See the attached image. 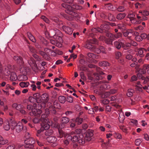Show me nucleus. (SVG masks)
Here are the masks:
<instances>
[{"instance_id": "41", "label": "nucleus", "mask_w": 149, "mask_h": 149, "mask_svg": "<svg viewBox=\"0 0 149 149\" xmlns=\"http://www.w3.org/2000/svg\"><path fill=\"white\" fill-rule=\"evenodd\" d=\"M0 138V144L1 145H4L7 143L8 141L7 140L4 139L1 136Z\"/></svg>"}, {"instance_id": "23", "label": "nucleus", "mask_w": 149, "mask_h": 149, "mask_svg": "<svg viewBox=\"0 0 149 149\" xmlns=\"http://www.w3.org/2000/svg\"><path fill=\"white\" fill-rule=\"evenodd\" d=\"M125 16L126 14L125 13H120L117 15L116 18L118 20H121L123 19Z\"/></svg>"}, {"instance_id": "33", "label": "nucleus", "mask_w": 149, "mask_h": 149, "mask_svg": "<svg viewBox=\"0 0 149 149\" xmlns=\"http://www.w3.org/2000/svg\"><path fill=\"white\" fill-rule=\"evenodd\" d=\"M72 120L75 121L76 123H77V125H80L81 124L83 121L82 119L79 117L76 118V119L72 118Z\"/></svg>"}, {"instance_id": "19", "label": "nucleus", "mask_w": 149, "mask_h": 149, "mask_svg": "<svg viewBox=\"0 0 149 149\" xmlns=\"http://www.w3.org/2000/svg\"><path fill=\"white\" fill-rule=\"evenodd\" d=\"M33 97L34 99L36 100L37 103H39L41 102V96L39 93H37L33 94Z\"/></svg>"}, {"instance_id": "36", "label": "nucleus", "mask_w": 149, "mask_h": 149, "mask_svg": "<svg viewBox=\"0 0 149 149\" xmlns=\"http://www.w3.org/2000/svg\"><path fill=\"white\" fill-rule=\"evenodd\" d=\"M110 95L109 92H106L104 93L102 92L101 98H107Z\"/></svg>"}, {"instance_id": "43", "label": "nucleus", "mask_w": 149, "mask_h": 149, "mask_svg": "<svg viewBox=\"0 0 149 149\" xmlns=\"http://www.w3.org/2000/svg\"><path fill=\"white\" fill-rule=\"evenodd\" d=\"M122 34L120 32H118L114 34L115 39L120 38L122 36Z\"/></svg>"}, {"instance_id": "32", "label": "nucleus", "mask_w": 149, "mask_h": 149, "mask_svg": "<svg viewBox=\"0 0 149 149\" xmlns=\"http://www.w3.org/2000/svg\"><path fill=\"white\" fill-rule=\"evenodd\" d=\"M45 135L47 136H50L53 134V131L52 129L47 130H45Z\"/></svg>"}, {"instance_id": "25", "label": "nucleus", "mask_w": 149, "mask_h": 149, "mask_svg": "<svg viewBox=\"0 0 149 149\" xmlns=\"http://www.w3.org/2000/svg\"><path fill=\"white\" fill-rule=\"evenodd\" d=\"M107 16L108 19L109 21L111 22H114L115 21L116 19L114 16L111 13H109Z\"/></svg>"}, {"instance_id": "14", "label": "nucleus", "mask_w": 149, "mask_h": 149, "mask_svg": "<svg viewBox=\"0 0 149 149\" xmlns=\"http://www.w3.org/2000/svg\"><path fill=\"white\" fill-rule=\"evenodd\" d=\"M122 47L123 48L124 50H129V49L131 46L130 42H126L125 43H124L122 42H121Z\"/></svg>"}, {"instance_id": "11", "label": "nucleus", "mask_w": 149, "mask_h": 149, "mask_svg": "<svg viewBox=\"0 0 149 149\" xmlns=\"http://www.w3.org/2000/svg\"><path fill=\"white\" fill-rule=\"evenodd\" d=\"M131 52V49H129L123 51L124 55L125 56V58L126 59L130 60L132 58L133 56L130 54Z\"/></svg>"}, {"instance_id": "26", "label": "nucleus", "mask_w": 149, "mask_h": 149, "mask_svg": "<svg viewBox=\"0 0 149 149\" xmlns=\"http://www.w3.org/2000/svg\"><path fill=\"white\" fill-rule=\"evenodd\" d=\"M9 123H10L9 122H7L3 123V128L5 130L8 131L10 129V126L9 125Z\"/></svg>"}, {"instance_id": "9", "label": "nucleus", "mask_w": 149, "mask_h": 149, "mask_svg": "<svg viewBox=\"0 0 149 149\" xmlns=\"http://www.w3.org/2000/svg\"><path fill=\"white\" fill-rule=\"evenodd\" d=\"M93 135V131L92 130H88L86 134L85 139L88 141H90L91 139V137Z\"/></svg>"}, {"instance_id": "2", "label": "nucleus", "mask_w": 149, "mask_h": 149, "mask_svg": "<svg viewBox=\"0 0 149 149\" xmlns=\"http://www.w3.org/2000/svg\"><path fill=\"white\" fill-rule=\"evenodd\" d=\"M46 114H42L40 118L41 130H48L50 127V125L49 123H50L48 121V119L47 118L48 112L46 113Z\"/></svg>"}, {"instance_id": "17", "label": "nucleus", "mask_w": 149, "mask_h": 149, "mask_svg": "<svg viewBox=\"0 0 149 149\" xmlns=\"http://www.w3.org/2000/svg\"><path fill=\"white\" fill-rule=\"evenodd\" d=\"M58 127V134H57V137L59 138H61L65 135V133L63 132L60 126Z\"/></svg>"}, {"instance_id": "64", "label": "nucleus", "mask_w": 149, "mask_h": 149, "mask_svg": "<svg viewBox=\"0 0 149 149\" xmlns=\"http://www.w3.org/2000/svg\"><path fill=\"white\" fill-rule=\"evenodd\" d=\"M25 147L26 148L25 149H35L34 146H25Z\"/></svg>"}, {"instance_id": "57", "label": "nucleus", "mask_w": 149, "mask_h": 149, "mask_svg": "<svg viewBox=\"0 0 149 149\" xmlns=\"http://www.w3.org/2000/svg\"><path fill=\"white\" fill-rule=\"evenodd\" d=\"M29 49L30 51L32 53H35L36 52V50L34 48L31 46H29Z\"/></svg>"}, {"instance_id": "39", "label": "nucleus", "mask_w": 149, "mask_h": 149, "mask_svg": "<svg viewBox=\"0 0 149 149\" xmlns=\"http://www.w3.org/2000/svg\"><path fill=\"white\" fill-rule=\"evenodd\" d=\"M29 84L28 82H22L20 83V86L22 88L27 87L29 85Z\"/></svg>"}, {"instance_id": "63", "label": "nucleus", "mask_w": 149, "mask_h": 149, "mask_svg": "<svg viewBox=\"0 0 149 149\" xmlns=\"http://www.w3.org/2000/svg\"><path fill=\"white\" fill-rule=\"evenodd\" d=\"M68 102H70L72 103L73 101V99L72 96H68L67 97Z\"/></svg>"}, {"instance_id": "38", "label": "nucleus", "mask_w": 149, "mask_h": 149, "mask_svg": "<svg viewBox=\"0 0 149 149\" xmlns=\"http://www.w3.org/2000/svg\"><path fill=\"white\" fill-rule=\"evenodd\" d=\"M58 100L59 102L62 104L64 103L66 101V99L65 96H59Z\"/></svg>"}, {"instance_id": "61", "label": "nucleus", "mask_w": 149, "mask_h": 149, "mask_svg": "<svg viewBox=\"0 0 149 149\" xmlns=\"http://www.w3.org/2000/svg\"><path fill=\"white\" fill-rule=\"evenodd\" d=\"M59 104L58 103L57 101H55L53 103L54 107L55 108H57L58 106H59Z\"/></svg>"}, {"instance_id": "6", "label": "nucleus", "mask_w": 149, "mask_h": 149, "mask_svg": "<svg viewBox=\"0 0 149 149\" xmlns=\"http://www.w3.org/2000/svg\"><path fill=\"white\" fill-rule=\"evenodd\" d=\"M70 121V119L67 117H63L61 118V123L60 125V127L61 128H63L65 126V125L67 124Z\"/></svg>"}, {"instance_id": "4", "label": "nucleus", "mask_w": 149, "mask_h": 149, "mask_svg": "<svg viewBox=\"0 0 149 149\" xmlns=\"http://www.w3.org/2000/svg\"><path fill=\"white\" fill-rule=\"evenodd\" d=\"M54 30L56 32L55 34L53 36V39L57 42H62V34L61 32L56 29H54Z\"/></svg>"}, {"instance_id": "8", "label": "nucleus", "mask_w": 149, "mask_h": 149, "mask_svg": "<svg viewBox=\"0 0 149 149\" xmlns=\"http://www.w3.org/2000/svg\"><path fill=\"white\" fill-rule=\"evenodd\" d=\"M10 72L8 70V68H6L5 70H4L3 72H2V67L0 66V78H2L3 75L8 76L10 75Z\"/></svg>"}, {"instance_id": "20", "label": "nucleus", "mask_w": 149, "mask_h": 149, "mask_svg": "<svg viewBox=\"0 0 149 149\" xmlns=\"http://www.w3.org/2000/svg\"><path fill=\"white\" fill-rule=\"evenodd\" d=\"M42 113V111L39 109H34L32 110V113H30L31 115H40Z\"/></svg>"}, {"instance_id": "40", "label": "nucleus", "mask_w": 149, "mask_h": 149, "mask_svg": "<svg viewBox=\"0 0 149 149\" xmlns=\"http://www.w3.org/2000/svg\"><path fill=\"white\" fill-rule=\"evenodd\" d=\"M70 127L71 128H74L76 125V123L75 121L72 120V119H71L70 121Z\"/></svg>"}, {"instance_id": "52", "label": "nucleus", "mask_w": 149, "mask_h": 149, "mask_svg": "<svg viewBox=\"0 0 149 149\" xmlns=\"http://www.w3.org/2000/svg\"><path fill=\"white\" fill-rule=\"evenodd\" d=\"M105 42H106L108 44L111 45H113V41L112 40H111L108 38H107L106 39Z\"/></svg>"}, {"instance_id": "35", "label": "nucleus", "mask_w": 149, "mask_h": 149, "mask_svg": "<svg viewBox=\"0 0 149 149\" xmlns=\"http://www.w3.org/2000/svg\"><path fill=\"white\" fill-rule=\"evenodd\" d=\"M125 9V7L122 6H120L117 8H116V10L120 12H122L124 11Z\"/></svg>"}, {"instance_id": "62", "label": "nucleus", "mask_w": 149, "mask_h": 149, "mask_svg": "<svg viewBox=\"0 0 149 149\" xmlns=\"http://www.w3.org/2000/svg\"><path fill=\"white\" fill-rule=\"evenodd\" d=\"M96 69L98 73L97 74H99V75H102L104 74V73L102 71L100 70V69L99 67H97Z\"/></svg>"}, {"instance_id": "44", "label": "nucleus", "mask_w": 149, "mask_h": 149, "mask_svg": "<svg viewBox=\"0 0 149 149\" xmlns=\"http://www.w3.org/2000/svg\"><path fill=\"white\" fill-rule=\"evenodd\" d=\"M142 141H143L141 139H137L135 141V143L136 145L137 146H139Z\"/></svg>"}, {"instance_id": "5", "label": "nucleus", "mask_w": 149, "mask_h": 149, "mask_svg": "<svg viewBox=\"0 0 149 149\" xmlns=\"http://www.w3.org/2000/svg\"><path fill=\"white\" fill-rule=\"evenodd\" d=\"M146 72V71L144 69L140 68L139 71V73L138 74V76L139 75V74H140L141 75H139V78L141 79L142 80H144L143 83L144 84H146L148 81H149V76L145 77L142 75V74H145Z\"/></svg>"}, {"instance_id": "34", "label": "nucleus", "mask_w": 149, "mask_h": 149, "mask_svg": "<svg viewBox=\"0 0 149 149\" xmlns=\"http://www.w3.org/2000/svg\"><path fill=\"white\" fill-rule=\"evenodd\" d=\"M83 135L81 134L78 139L77 142H78L79 143L81 144H84L85 143V141L83 139Z\"/></svg>"}, {"instance_id": "22", "label": "nucleus", "mask_w": 149, "mask_h": 149, "mask_svg": "<svg viewBox=\"0 0 149 149\" xmlns=\"http://www.w3.org/2000/svg\"><path fill=\"white\" fill-rule=\"evenodd\" d=\"M118 41H115L113 42L114 47L117 49H120L122 47L121 42H120V40H119Z\"/></svg>"}, {"instance_id": "45", "label": "nucleus", "mask_w": 149, "mask_h": 149, "mask_svg": "<svg viewBox=\"0 0 149 149\" xmlns=\"http://www.w3.org/2000/svg\"><path fill=\"white\" fill-rule=\"evenodd\" d=\"M135 15L134 13L129 14L127 16V17L129 18L130 20L135 18Z\"/></svg>"}, {"instance_id": "7", "label": "nucleus", "mask_w": 149, "mask_h": 149, "mask_svg": "<svg viewBox=\"0 0 149 149\" xmlns=\"http://www.w3.org/2000/svg\"><path fill=\"white\" fill-rule=\"evenodd\" d=\"M35 142V139L32 137L29 138L27 137V139L24 141V143L26 144L25 146H34L33 145Z\"/></svg>"}, {"instance_id": "37", "label": "nucleus", "mask_w": 149, "mask_h": 149, "mask_svg": "<svg viewBox=\"0 0 149 149\" xmlns=\"http://www.w3.org/2000/svg\"><path fill=\"white\" fill-rule=\"evenodd\" d=\"M134 93V90L132 89H129L127 91V95L128 97H131L132 96Z\"/></svg>"}, {"instance_id": "3", "label": "nucleus", "mask_w": 149, "mask_h": 149, "mask_svg": "<svg viewBox=\"0 0 149 149\" xmlns=\"http://www.w3.org/2000/svg\"><path fill=\"white\" fill-rule=\"evenodd\" d=\"M9 122L11 124V129L13 130L15 129L16 132L18 133L20 132L24 128L21 123H17L14 119L13 118L10 119Z\"/></svg>"}, {"instance_id": "56", "label": "nucleus", "mask_w": 149, "mask_h": 149, "mask_svg": "<svg viewBox=\"0 0 149 149\" xmlns=\"http://www.w3.org/2000/svg\"><path fill=\"white\" fill-rule=\"evenodd\" d=\"M136 66H137L136 68L137 67L138 68H139L140 66V65H138V62L136 63H133L130 66L131 67H135Z\"/></svg>"}, {"instance_id": "21", "label": "nucleus", "mask_w": 149, "mask_h": 149, "mask_svg": "<svg viewBox=\"0 0 149 149\" xmlns=\"http://www.w3.org/2000/svg\"><path fill=\"white\" fill-rule=\"evenodd\" d=\"M101 29L104 30V33H105V31H107L105 29H109V22H106L105 23L101 25Z\"/></svg>"}, {"instance_id": "59", "label": "nucleus", "mask_w": 149, "mask_h": 149, "mask_svg": "<svg viewBox=\"0 0 149 149\" xmlns=\"http://www.w3.org/2000/svg\"><path fill=\"white\" fill-rule=\"evenodd\" d=\"M24 108L23 106L20 104H17L15 109L18 111H19L21 109Z\"/></svg>"}, {"instance_id": "58", "label": "nucleus", "mask_w": 149, "mask_h": 149, "mask_svg": "<svg viewBox=\"0 0 149 149\" xmlns=\"http://www.w3.org/2000/svg\"><path fill=\"white\" fill-rule=\"evenodd\" d=\"M44 50L46 54V55L47 56L49 55V53L51 51V50L48 48H45L44 49Z\"/></svg>"}, {"instance_id": "47", "label": "nucleus", "mask_w": 149, "mask_h": 149, "mask_svg": "<svg viewBox=\"0 0 149 149\" xmlns=\"http://www.w3.org/2000/svg\"><path fill=\"white\" fill-rule=\"evenodd\" d=\"M114 137L119 139H121L122 138V136L121 134L117 132H115L113 134Z\"/></svg>"}, {"instance_id": "16", "label": "nucleus", "mask_w": 149, "mask_h": 149, "mask_svg": "<svg viewBox=\"0 0 149 149\" xmlns=\"http://www.w3.org/2000/svg\"><path fill=\"white\" fill-rule=\"evenodd\" d=\"M105 33L106 34V36L109 38H108L112 40L113 41L115 40L114 34L110 33L107 31H105Z\"/></svg>"}, {"instance_id": "48", "label": "nucleus", "mask_w": 149, "mask_h": 149, "mask_svg": "<svg viewBox=\"0 0 149 149\" xmlns=\"http://www.w3.org/2000/svg\"><path fill=\"white\" fill-rule=\"evenodd\" d=\"M43 130H41V128L40 130H38L37 133V136L38 137H39L40 138L41 136L43 134V133L42 132L43 131Z\"/></svg>"}, {"instance_id": "54", "label": "nucleus", "mask_w": 149, "mask_h": 149, "mask_svg": "<svg viewBox=\"0 0 149 149\" xmlns=\"http://www.w3.org/2000/svg\"><path fill=\"white\" fill-rule=\"evenodd\" d=\"M115 55L117 59H118L119 57L121 56L122 54L119 52H115Z\"/></svg>"}, {"instance_id": "27", "label": "nucleus", "mask_w": 149, "mask_h": 149, "mask_svg": "<svg viewBox=\"0 0 149 149\" xmlns=\"http://www.w3.org/2000/svg\"><path fill=\"white\" fill-rule=\"evenodd\" d=\"M105 7L108 10L111 11L113 10V5L111 3H106L105 4Z\"/></svg>"}, {"instance_id": "60", "label": "nucleus", "mask_w": 149, "mask_h": 149, "mask_svg": "<svg viewBox=\"0 0 149 149\" xmlns=\"http://www.w3.org/2000/svg\"><path fill=\"white\" fill-rule=\"evenodd\" d=\"M143 88L145 90H146V91L149 93V85L148 84H146Z\"/></svg>"}, {"instance_id": "51", "label": "nucleus", "mask_w": 149, "mask_h": 149, "mask_svg": "<svg viewBox=\"0 0 149 149\" xmlns=\"http://www.w3.org/2000/svg\"><path fill=\"white\" fill-rule=\"evenodd\" d=\"M29 102L31 103H34L35 102H36V100L34 99L33 97L30 96L29 98Z\"/></svg>"}, {"instance_id": "42", "label": "nucleus", "mask_w": 149, "mask_h": 149, "mask_svg": "<svg viewBox=\"0 0 149 149\" xmlns=\"http://www.w3.org/2000/svg\"><path fill=\"white\" fill-rule=\"evenodd\" d=\"M99 65L100 66H107L109 65V63L107 61H103L100 62Z\"/></svg>"}, {"instance_id": "12", "label": "nucleus", "mask_w": 149, "mask_h": 149, "mask_svg": "<svg viewBox=\"0 0 149 149\" xmlns=\"http://www.w3.org/2000/svg\"><path fill=\"white\" fill-rule=\"evenodd\" d=\"M62 28L63 30L66 33L70 35H71L72 34L73 31V29H72L65 26H63Z\"/></svg>"}, {"instance_id": "24", "label": "nucleus", "mask_w": 149, "mask_h": 149, "mask_svg": "<svg viewBox=\"0 0 149 149\" xmlns=\"http://www.w3.org/2000/svg\"><path fill=\"white\" fill-rule=\"evenodd\" d=\"M91 31L93 33H97V32H99L101 33H103L104 32V30L100 28H93L91 29Z\"/></svg>"}, {"instance_id": "50", "label": "nucleus", "mask_w": 149, "mask_h": 149, "mask_svg": "<svg viewBox=\"0 0 149 149\" xmlns=\"http://www.w3.org/2000/svg\"><path fill=\"white\" fill-rule=\"evenodd\" d=\"M140 13H141L142 15L143 16H148L149 14V12L147 10H144L142 12H139Z\"/></svg>"}, {"instance_id": "49", "label": "nucleus", "mask_w": 149, "mask_h": 149, "mask_svg": "<svg viewBox=\"0 0 149 149\" xmlns=\"http://www.w3.org/2000/svg\"><path fill=\"white\" fill-rule=\"evenodd\" d=\"M40 121V119L36 117H35L32 120V121L34 124L38 123Z\"/></svg>"}, {"instance_id": "13", "label": "nucleus", "mask_w": 149, "mask_h": 149, "mask_svg": "<svg viewBox=\"0 0 149 149\" xmlns=\"http://www.w3.org/2000/svg\"><path fill=\"white\" fill-rule=\"evenodd\" d=\"M86 60L90 62L91 60L96 58V55L91 53H88L87 54V56L86 57Z\"/></svg>"}, {"instance_id": "1", "label": "nucleus", "mask_w": 149, "mask_h": 149, "mask_svg": "<svg viewBox=\"0 0 149 149\" xmlns=\"http://www.w3.org/2000/svg\"><path fill=\"white\" fill-rule=\"evenodd\" d=\"M97 40L94 38H92L89 40H88L86 42V47L90 50L97 54L101 52L99 47H95L93 44L97 43Z\"/></svg>"}, {"instance_id": "46", "label": "nucleus", "mask_w": 149, "mask_h": 149, "mask_svg": "<svg viewBox=\"0 0 149 149\" xmlns=\"http://www.w3.org/2000/svg\"><path fill=\"white\" fill-rule=\"evenodd\" d=\"M131 23L133 24H138L140 23L139 22L136 20V19L135 18L133 19L130 20Z\"/></svg>"}, {"instance_id": "31", "label": "nucleus", "mask_w": 149, "mask_h": 149, "mask_svg": "<svg viewBox=\"0 0 149 149\" xmlns=\"http://www.w3.org/2000/svg\"><path fill=\"white\" fill-rule=\"evenodd\" d=\"M27 35L28 37L30 40L32 41L33 42H36V40L34 37L29 32L27 33Z\"/></svg>"}, {"instance_id": "29", "label": "nucleus", "mask_w": 149, "mask_h": 149, "mask_svg": "<svg viewBox=\"0 0 149 149\" xmlns=\"http://www.w3.org/2000/svg\"><path fill=\"white\" fill-rule=\"evenodd\" d=\"M17 77L16 74L14 72H12L11 73L10 76V79L12 81H15L17 79Z\"/></svg>"}, {"instance_id": "53", "label": "nucleus", "mask_w": 149, "mask_h": 149, "mask_svg": "<svg viewBox=\"0 0 149 149\" xmlns=\"http://www.w3.org/2000/svg\"><path fill=\"white\" fill-rule=\"evenodd\" d=\"M135 7L136 8H141L142 7V5L138 2H137L135 4Z\"/></svg>"}, {"instance_id": "10", "label": "nucleus", "mask_w": 149, "mask_h": 149, "mask_svg": "<svg viewBox=\"0 0 149 149\" xmlns=\"http://www.w3.org/2000/svg\"><path fill=\"white\" fill-rule=\"evenodd\" d=\"M81 134H76L73 136H68V139L74 142H77Z\"/></svg>"}, {"instance_id": "28", "label": "nucleus", "mask_w": 149, "mask_h": 149, "mask_svg": "<svg viewBox=\"0 0 149 149\" xmlns=\"http://www.w3.org/2000/svg\"><path fill=\"white\" fill-rule=\"evenodd\" d=\"M18 79L19 81H25L27 79V77L25 75H21L18 76Z\"/></svg>"}, {"instance_id": "30", "label": "nucleus", "mask_w": 149, "mask_h": 149, "mask_svg": "<svg viewBox=\"0 0 149 149\" xmlns=\"http://www.w3.org/2000/svg\"><path fill=\"white\" fill-rule=\"evenodd\" d=\"M143 49V48L139 49L138 50V52L136 54V55L139 56L141 57H143L144 56Z\"/></svg>"}, {"instance_id": "15", "label": "nucleus", "mask_w": 149, "mask_h": 149, "mask_svg": "<svg viewBox=\"0 0 149 149\" xmlns=\"http://www.w3.org/2000/svg\"><path fill=\"white\" fill-rule=\"evenodd\" d=\"M45 103H47L49 99L48 95L46 93H44L41 96V98Z\"/></svg>"}, {"instance_id": "18", "label": "nucleus", "mask_w": 149, "mask_h": 149, "mask_svg": "<svg viewBox=\"0 0 149 149\" xmlns=\"http://www.w3.org/2000/svg\"><path fill=\"white\" fill-rule=\"evenodd\" d=\"M13 58L17 63L22 64L23 63L22 58L20 56H18L16 55L15 56L13 57Z\"/></svg>"}, {"instance_id": "55", "label": "nucleus", "mask_w": 149, "mask_h": 149, "mask_svg": "<svg viewBox=\"0 0 149 149\" xmlns=\"http://www.w3.org/2000/svg\"><path fill=\"white\" fill-rule=\"evenodd\" d=\"M119 127L120 130L123 131L124 132H126L127 131V129L123 125L119 126Z\"/></svg>"}]
</instances>
